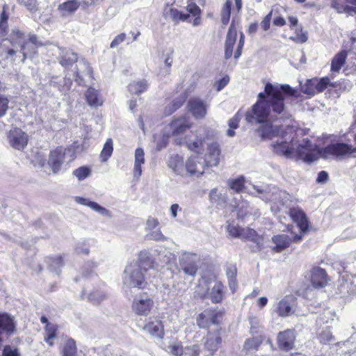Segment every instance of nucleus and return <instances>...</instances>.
Here are the masks:
<instances>
[{"label": "nucleus", "mask_w": 356, "mask_h": 356, "mask_svg": "<svg viewBox=\"0 0 356 356\" xmlns=\"http://www.w3.org/2000/svg\"><path fill=\"white\" fill-rule=\"evenodd\" d=\"M206 160L197 156H193L188 158L184 165L185 175H197L203 174Z\"/></svg>", "instance_id": "13"}, {"label": "nucleus", "mask_w": 356, "mask_h": 356, "mask_svg": "<svg viewBox=\"0 0 356 356\" xmlns=\"http://www.w3.org/2000/svg\"><path fill=\"white\" fill-rule=\"evenodd\" d=\"M236 267L234 265H231L227 268L226 275L228 279V283L230 289L232 292H234L237 286L236 282Z\"/></svg>", "instance_id": "35"}, {"label": "nucleus", "mask_w": 356, "mask_h": 356, "mask_svg": "<svg viewBox=\"0 0 356 356\" xmlns=\"http://www.w3.org/2000/svg\"><path fill=\"white\" fill-rule=\"evenodd\" d=\"M296 298L293 296H286L277 305L275 312L281 317H286L294 312Z\"/></svg>", "instance_id": "14"}, {"label": "nucleus", "mask_w": 356, "mask_h": 356, "mask_svg": "<svg viewBox=\"0 0 356 356\" xmlns=\"http://www.w3.org/2000/svg\"><path fill=\"white\" fill-rule=\"evenodd\" d=\"M250 324V332L252 334L258 333V325L259 321L256 317L252 316L249 318Z\"/></svg>", "instance_id": "64"}, {"label": "nucleus", "mask_w": 356, "mask_h": 356, "mask_svg": "<svg viewBox=\"0 0 356 356\" xmlns=\"http://www.w3.org/2000/svg\"><path fill=\"white\" fill-rule=\"evenodd\" d=\"M86 98L88 104L94 108L102 106L104 102L99 92L92 88L88 89Z\"/></svg>", "instance_id": "26"}, {"label": "nucleus", "mask_w": 356, "mask_h": 356, "mask_svg": "<svg viewBox=\"0 0 356 356\" xmlns=\"http://www.w3.org/2000/svg\"><path fill=\"white\" fill-rule=\"evenodd\" d=\"M296 90L288 84L267 83L264 91L259 92L257 102L245 114V120L251 124H262L260 131L263 138H276L271 144L273 152L291 158L297 144L294 128H283L273 122L289 120L292 115L286 101L296 96Z\"/></svg>", "instance_id": "1"}, {"label": "nucleus", "mask_w": 356, "mask_h": 356, "mask_svg": "<svg viewBox=\"0 0 356 356\" xmlns=\"http://www.w3.org/2000/svg\"><path fill=\"white\" fill-rule=\"evenodd\" d=\"M143 330L147 333L152 336L161 338L164 334L163 326L161 322L156 319H149V321L145 324Z\"/></svg>", "instance_id": "23"}, {"label": "nucleus", "mask_w": 356, "mask_h": 356, "mask_svg": "<svg viewBox=\"0 0 356 356\" xmlns=\"http://www.w3.org/2000/svg\"><path fill=\"white\" fill-rule=\"evenodd\" d=\"M79 6L80 2L78 0H70L60 4L58 10L65 16L74 13Z\"/></svg>", "instance_id": "32"}, {"label": "nucleus", "mask_w": 356, "mask_h": 356, "mask_svg": "<svg viewBox=\"0 0 356 356\" xmlns=\"http://www.w3.org/2000/svg\"><path fill=\"white\" fill-rule=\"evenodd\" d=\"M217 131L206 127H199L191 135H188L185 138L187 147L196 153H200L203 150L204 143L206 140L214 139Z\"/></svg>", "instance_id": "2"}, {"label": "nucleus", "mask_w": 356, "mask_h": 356, "mask_svg": "<svg viewBox=\"0 0 356 356\" xmlns=\"http://www.w3.org/2000/svg\"><path fill=\"white\" fill-rule=\"evenodd\" d=\"M262 340L260 337L248 339L245 342L244 348L248 350H254L259 346Z\"/></svg>", "instance_id": "45"}, {"label": "nucleus", "mask_w": 356, "mask_h": 356, "mask_svg": "<svg viewBox=\"0 0 356 356\" xmlns=\"http://www.w3.org/2000/svg\"><path fill=\"white\" fill-rule=\"evenodd\" d=\"M258 235L253 229L249 227L242 228L240 238L256 242L257 241Z\"/></svg>", "instance_id": "41"}, {"label": "nucleus", "mask_w": 356, "mask_h": 356, "mask_svg": "<svg viewBox=\"0 0 356 356\" xmlns=\"http://www.w3.org/2000/svg\"><path fill=\"white\" fill-rule=\"evenodd\" d=\"M76 346L75 341L69 339L66 341L62 350L63 356H76Z\"/></svg>", "instance_id": "38"}, {"label": "nucleus", "mask_w": 356, "mask_h": 356, "mask_svg": "<svg viewBox=\"0 0 356 356\" xmlns=\"http://www.w3.org/2000/svg\"><path fill=\"white\" fill-rule=\"evenodd\" d=\"M74 200L76 203L82 205H85L92 209L93 211L99 213V214L102 216H108L109 215V211L106 209V208L102 207L99 204H97L95 202L90 201V200L87 198H84L82 197L76 196L74 197Z\"/></svg>", "instance_id": "24"}, {"label": "nucleus", "mask_w": 356, "mask_h": 356, "mask_svg": "<svg viewBox=\"0 0 356 356\" xmlns=\"http://www.w3.org/2000/svg\"><path fill=\"white\" fill-rule=\"evenodd\" d=\"M253 188L257 191V194L260 195L259 197L263 200L266 202L270 200V195L268 191V187L254 186Z\"/></svg>", "instance_id": "47"}, {"label": "nucleus", "mask_w": 356, "mask_h": 356, "mask_svg": "<svg viewBox=\"0 0 356 356\" xmlns=\"http://www.w3.org/2000/svg\"><path fill=\"white\" fill-rule=\"evenodd\" d=\"M65 153L66 149L63 147H58L50 152L47 164L54 174L58 173L60 170L61 166L65 162Z\"/></svg>", "instance_id": "12"}, {"label": "nucleus", "mask_w": 356, "mask_h": 356, "mask_svg": "<svg viewBox=\"0 0 356 356\" xmlns=\"http://www.w3.org/2000/svg\"><path fill=\"white\" fill-rule=\"evenodd\" d=\"M135 161L134 176L138 179L142 175L141 165L145 163V153L142 148H137L135 151Z\"/></svg>", "instance_id": "27"}, {"label": "nucleus", "mask_w": 356, "mask_h": 356, "mask_svg": "<svg viewBox=\"0 0 356 356\" xmlns=\"http://www.w3.org/2000/svg\"><path fill=\"white\" fill-rule=\"evenodd\" d=\"M289 38L297 43H304L307 40V35L306 32H302V29L300 32H298L297 29L296 35L291 36Z\"/></svg>", "instance_id": "54"}, {"label": "nucleus", "mask_w": 356, "mask_h": 356, "mask_svg": "<svg viewBox=\"0 0 356 356\" xmlns=\"http://www.w3.org/2000/svg\"><path fill=\"white\" fill-rule=\"evenodd\" d=\"M311 282L316 288H322L327 283V274L324 269L315 267L312 270Z\"/></svg>", "instance_id": "22"}, {"label": "nucleus", "mask_w": 356, "mask_h": 356, "mask_svg": "<svg viewBox=\"0 0 356 356\" xmlns=\"http://www.w3.org/2000/svg\"><path fill=\"white\" fill-rule=\"evenodd\" d=\"M346 57L347 52L346 51H341L336 54L332 60L331 71L332 72H339L345 63Z\"/></svg>", "instance_id": "34"}, {"label": "nucleus", "mask_w": 356, "mask_h": 356, "mask_svg": "<svg viewBox=\"0 0 356 356\" xmlns=\"http://www.w3.org/2000/svg\"><path fill=\"white\" fill-rule=\"evenodd\" d=\"M15 330L13 318L6 313L0 314V332L11 334Z\"/></svg>", "instance_id": "25"}, {"label": "nucleus", "mask_w": 356, "mask_h": 356, "mask_svg": "<svg viewBox=\"0 0 356 356\" xmlns=\"http://www.w3.org/2000/svg\"><path fill=\"white\" fill-rule=\"evenodd\" d=\"M2 356H19L17 348L10 346H6L3 350Z\"/></svg>", "instance_id": "59"}, {"label": "nucleus", "mask_w": 356, "mask_h": 356, "mask_svg": "<svg viewBox=\"0 0 356 356\" xmlns=\"http://www.w3.org/2000/svg\"><path fill=\"white\" fill-rule=\"evenodd\" d=\"M186 99V95L182 93L177 97L170 104L165 106L164 113L165 115L172 114L175 111L180 108Z\"/></svg>", "instance_id": "31"}, {"label": "nucleus", "mask_w": 356, "mask_h": 356, "mask_svg": "<svg viewBox=\"0 0 356 356\" xmlns=\"http://www.w3.org/2000/svg\"><path fill=\"white\" fill-rule=\"evenodd\" d=\"M238 211H237V216L238 218L241 219H245L247 216L250 214L249 211V205L248 203L246 202H241L239 204L237 207Z\"/></svg>", "instance_id": "46"}, {"label": "nucleus", "mask_w": 356, "mask_h": 356, "mask_svg": "<svg viewBox=\"0 0 356 356\" xmlns=\"http://www.w3.org/2000/svg\"><path fill=\"white\" fill-rule=\"evenodd\" d=\"M222 317V313L216 310L208 309L200 314L197 318V325L200 328H207L210 325H216L219 323V319Z\"/></svg>", "instance_id": "11"}, {"label": "nucleus", "mask_w": 356, "mask_h": 356, "mask_svg": "<svg viewBox=\"0 0 356 356\" xmlns=\"http://www.w3.org/2000/svg\"><path fill=\"white\" fill-rule=\"evenodd\" d=\"M147 238L148 239L154 241H163L165 239V236L163 235L159 227L155 229L149 231L148 234H147Z\"/></svg>", "instance_id": "52"}, {"label": "nucleus", "mask_w": 356, "mask_h": 356, "mask_svg": "<svg viewBox=\"0 0 356 356\" xmlns=\"http://www.w3.org/2000/svg\"><path fill=\"white\" fill-rule=\"evenodd\" d=\"M186 10L190 14L195 17L192 22L193 26H199L201 23V10L199 6H197L195 3H188L186 6Z\"/></svg>", "instance_id": "36"}, {"label": "nucleus", "mask_w": 356, "mask_h": 356, "mask_svg": "<svg viewBox=\"0 0 356 356\" xmlns=\"http://www.w3.org/2000/svg\"><path fill=\"white\" fill-rule=\"evenodd\" d=\"M17 2L24 6L30 11L35 10L37 8L36 0H17Z\"/></svg>", "instance_id": "56"}, {"label": "nucleus", "mask_w": 356, "mask_h": 356, "mask_svg": "<svg viewBox=\"0 0 356 356\" xmlns=\"http://www.w3.org/2000/svg\"><path fill=\"white\" fill-rule=\"evenodd\" d=\"M8 99L3 96H0V118L3 117L8 108Z\"/></svg>", "instance_id": "60"}, {"label": "nucleus", "mask_w": 356, "mask_h": 356, "mask_svg": "<svg viewBox=\"0 0 356 356\" xmlns=\"http://www.w3.org/2000/svg\"><path fill=\"white\" fill-rule=\"evenodd\" d=\"M172 54H173V51L172 50L170 52L167 53V54L165 56V58L164 60V64H165L164 70L166 74L170 73V67H171L172 62H173Z\"/></svg>", "instance_id": "58"}, {"label": "nucleus", "mask_w": 356, "mask_h": 356, "mask_svg": "<svg viewBox=\"0 0 356 356\" xmlns=\"http://www.w3.org/2000/svg\"><path fill=\"white\" fill-rule=\"evenodd\" d=\"M221 330L216 327L213 332L209 331L207 335L204 346L209 352V355H213L219 348L221 343Z\"/></svg>", "instance_id": "16"}, {"label": "nucleus", "mask_w": 356, "mask_h": 356, "mask_svg": "<svg viewBox=\"0 0 356 356\" xmlns=\"http://www.w3.org/2000/svg\"><path fill=\"white\" fill-rule=\"evenodd\" d=\"M229 185L232 190L237 193H240L243 188L244 179L243 177L237 178L234 180H232Z\"/></svg>", "instance_id": "51"}, {"label": "nucleus", "mask_w": 356, "mask_h": 356, "mask_svg": "<svg viewBox=\"0 0 356 356\" xmlns=\"http://www.w3.org/2000/svg\"><path fill=\"white\" fill-rule=\"evenodd\" d=\"M314 83L312 80H307L306 84L302 86V92L309 95H314L316 92Z\"/></svg>", "instance_id": "55"}, {"label": "nucleus", "mask_w": 356, "mask_h": 356, "mask_svg": "<svg viewBox=\"0 0 356 356\" xmlns=\"http://www.w3.org/2000/svg\"><path fill=\"white\" fill-rule=\"evenodd\" d=\"M197 261L198 257L196 254L184 252L179 257V268L184 274L195 276L197 270Z\"/></svg>", "instance_id": "9"}, {"label": "nucleus", "mask_w": 356, "mask_h": 356, "mask_svg": "<svg viewBox=\"0 0 356 356\" xmlns=\"http://www.w3.org/2000/svg\"><path fill=\"white\" fill-rule=\"evenodd\" d=\"M14 33V36L12 38V46L14 48H17V46L19 47L20 52L23 55L22 61L25 60L26 58V55L29 52V51H26V46H31L32 50L33 51L35 49L37 48L38 46L41 45L42 44L38 42V38L36 35H31L29 37L28 41H24V36L22 33H21L19 31H17Z\"/></svg>", "instance_id": "5"}, {"label": "nucleus", "mask_w": 356, "mask_h": 356, "mask_svg": "<svg viewBox=\"0 0 356 356\" xmlns=\"http://www.w3.org/2000/svg\"><path fill=\"white\" fill-rule=\"evenodd\" d=\"M241 229V227L235 225L234 222L229 223L227 227L229 234L235 238H240Z\"/></svg>", "instance_id": "50"}, {"label": "nucleus", "mask_w": 356, "mask_h": 356, "mask_svg": "<svg viewBox=\"0 0 356 356\" xmlns=\"http://www.w3.org/2000/svg\"><path fill=\"white\" fill-rule=\"evenodd\" d=\"M272 241L275 244L273 249L277 252H280L288 248L292 241L291 238L286 234L275 236L272 238Z\"/></svg>", "instance_id": "29"}, {"label": "nucleus", "mask_w": 356, "mask_h": 356, "mask_svg": "<svg viewBox=\"0 0 356 356\" xmlns=\"http://www.w3.org/2000/svg\"><path fill=\"white\" fill-rule=\"evenodd\" d=\"M154 307L152 298L146 293L136 296L132 302V311L138 316H147Z\"/></svg>", "instance_id": "7"}, {"label": "nucleus", "mask_w": 356, "mask_h": 356, "mask_svg": "<svg viewBox=\"0 0 356 356\" xmlns=\"http://www.w3.org/2000/svg\"><path fill=\"white\" fill-rule=\"evenodd\" d=\"M49 51L58 57V61L62 66L67 67L77 61V54L71 50L62 49L57 45H50Z\"/></svg>", "instance_id": "10"}, {"label": "nucleus", "mask_w": 356, "mask_h": 356, "mask_svg": "<svg viewBox=\"0 0 356 356\" xmlns=\"http://www.w3.org/2000/svg\"><path fill=\"white\" fill-rule=\"evenodd\" d=\"M75 252L78 254L87 255L90 252V248L85 242L79 243L76 246Z\"/></svg>", "instance_id": "57"}, {"label": "nucleus", "mask_w": 356, "mask_h": 356, "mask_svg": "<svg viewBox=\"0 0 356 356\" xmlns=\"http://www.w3.org/2000/svg\"><path fill=\"white\" fill-rule=\"evenodd\" d=\"M339 1V0H333L331 4L332 7L336 9L338 13L348 12L350 8L341 5Z\"/></svg>", "instance_id": "62"}, {"label": "nucleus", "mask_w": 356, "mask_h": 356, "mask_svg": "<svg viewBox=\"0 0 356 356\" xmlns=\"http://www.w3.org/2000/svg\"><path fill=\"white\" fill-rule=\"evenodd\" d=\"M295 335L293 330H286L279 333L277 341L279 347L284 350H289L294 346Z\"/></svg>", "instance_id": "20"}, {"label": "nucleus", "mask_w": 356, "mask_h": 356, "mask_svg": "<svg viewBox=\"0 0 356 356\" xmlns=\"http://www.w3.org/2000/svg\"><path fill=\"white\" fill-rule=\"evenodd\" d=\"M236 29L234 24V22H232L229 28L225 42V58L226 60L230 58L232 56L233 49L236 43Z\"/></svg>", "instance_id": "19"}, {"label": "nucleus", "mask_w": 356, "mask_h": 356, "mask_svg": "<svg viewBox=\"0 0 356 356\" xmlns=\"http://www.w3.org/2000/svg\"><path fill=\"white\" fill-rule=\"evenodd\" d=\"M209 198L211 202L222 205L225 202V196L218 191L217 188H213L209 193Z\"/></svg>", "instance_id": "43"}, {"label": "nucleus", "mask_w": 356, "mask_h": 356, "mask_svg": "<svg viewBox=\"0 0 356 356\" xmlns=\"http://www.w3.org/2000/svg\"><path fill=\"white\" fill-rule=\"evenodd\" d=\"M330 85V79L328 77H323L315 85V89L318 92H322Z\"/></svg>", "instance_id": "53"}, {"label": "nucleus", "mask_w": 356, "mask_h": 356, "mask_svg": "<svg viewBox=\"0 0 356 356\" xmlns=\"http://www.w3.org/2000/svg\"><path fill=\"white\" fill-rule=\"evenodd\" d=\"M125 38H126V34L124 33L118 35L117 36L115 37V38L111 42V43L110 44V47L111 48L116 47L120 43L124 42Z\"/></svg>", "instance_id": "61"}, {"label": "nucleus", "mask_w": 356, "mask_h": 356, "mask_svg": "<svg viewBox=\"0 0 356 356\" xmlns=\"http://www.w3.org/2000/svg\"><path fill=\"white\" fill-rule=\"evenodd\" d=\"M289 215L293 220L296 222L301 232L305 233L307 232L309 222L302 209L299 207L291 208L289 210Z\"/></svg>", "instance_id": "18"}, {"label": "nucleus", "mask_w": 356, "mask_h": 356, "mask_svg": "<svg viewBox=\"0 0 356 356\" xmlns=\"http://www.w3.org/2000/svg\"><path fill=\"white\" fill-rule=\"evenodd\" d=\"M91 175V170L87 166H81L73 171V175L77 178L79 181H82L86 178L90 177Z\"/></svg>", "instance_id": "42"}, {"label": "nucleus", "mask_w": 356, "mask_h": 356, "mask_svg": "<svg viewBox=\"0 0 356 356\" xmlns=\"http://www.w3.org/2000/svg\"><path fill=\"white\" fill-rule=\"evenodd\" d=\"M220 149L217 142H213L207 147V160L210 166H217L220 163Z\"/></svg>", "instance_id": "21"}, {"label": "nucleus", "mask_w": 356, "mask_h": 356, "mask_svg": "<svg viewBox=\"0 0 356 356\" xmlns=\"http://www.w3.org/2000/svg\"><path fill=\"white\" fill-rule=\"evenodd\" d=\"M318 339L321 343L326 344L332 341L333 336L331 331L326 328L319 334Z\"/></svg>", "instance_id": "48"}, {"label": "nucleus", "mask_w": 356, "mask_h": 356, "mask_svg": "<svg viewBox=\"0 0 356 356\" xmlns=\"http://www.w3.org/2000/svg\"><path fill=\"white\" fill-rule=\"evenodd\" d=\"M191 124L185 117L175 118L165 127L163 137L161 142L157 143V149L161 150L167 145L168 140L170 136H176L184 134L190 129Z\"/></svg>", "instance_id": "4"}, {"label": "nucleus", "mask_w": 356, "mask_h": 356, "mask_svg": "<svg viewBox=\"0 0 356 356\" xmlns=\"http://www.w3.org/2000/svg\"><path fill=\"white\" fill-rule=\"evenodd\" d=\"M46 262L48 265V269L58 275L60 274L61 268L64 265L63 259L61 257H48L46 259Z\"/></svg>", "instance_id": "33"}, {"label": "nucleus", "mask_w": 356, "mask_h": 356, "mask_svg": "<svg viewBox=\"0 0 356 356\" xmlns=\"http://www.w3.org/2000/svg\"><path fill=\"white\" fill-rule=\"evenodd\" d=\"M163 346L165 351L175 355H182L183 346L179 342H173L171 344H165L163 342Z\"/></svg>", "instance_id": "40"}, {"label": "nucleus", "mask_w": 356, "mask_h": 356, "mask_svg": "<svg viewBox=\"0 0 356 356\" xmlns=\"http://www.w3.org/2000/svg\"><path fill=\"white\" fill-rule=\"evenodd\" d=\"M105 297V293L99 290H96L87 295V298L93 303H99Z\"/></svg>", "instance_id": "44"}, {"label": "nucleus", "mask_w": 356, "mask_h": 356, "mask_svg": "<svg viewBox=\"0 0 356 356\" xmlns=\"http://www.w3.org/2000/svg\"><path fill=\"white\" fill-rule=\"evenodd\" d=\"M232 3L230 0H227L224 4L223 8L221 10V22L222 24L227 25L229 23L230 15H231V8Z\"/></svg>", "instance_id": "39"}, {"label": "nucleus", "mask_w": 356, "mask_h": 356, "mask_svg": "<svg viewBox=\"0 0 356 356\" xmlns=\"http://www.w3.org/2000/svg\"><path fill=\"white\" fill-rule=\"evenodd\" d=\"M147 277L137 263H131L124 269L122 281L129 288L144 289L147 285Z\"/></svg>", "instance_id": "3"}, {"label": "nucleus", "mask_w": 356, "mask_h": 356, "mask_svg": "<svg viewBox=\"0 0 356 356\" xmlns=\"http://www.w3.org/2000/svg\"><path fill=\"white\" fill-rule=\"evenodd\" d=\"M158 226L159 221L157 219L154 218H149L147 219L146 229L148 232L158 228Z\"/></svg>", "instance_id": "63"}, {"label": "nucleus", "mask_w": 356, "mask_h": 356, "mask_svg": "<svg viewBox=\"0 0 356 356\" xmlns=\"http://www.w3.org/2000/svg\"><path fill=\"white\" fill-rule=\"evenodd\" d=\"M204 284L207 288L204 292L201 293V296L207 297L211 300L213 303H219L222 301L224 293L225 286L218 281L208 283L204 281Z\"/></svg>", "instance_id": "8"}, {"label": "nucleus", "mask_w": 356, "mask_h": 356, "mask_svg": "<svg viewBox=\"0 0 356 356\" xmlns=\"http://www.w3.org/2000/svg\"><path fill=\"white\" fill-rule=\"evenodd\" d=\"M200 348L198 345L183 347V354L184 356H198Z\"/></svg>", "instance_id": "49"}, {"label": "nucleus", "mask_w": 356, "mask_h": 356, "mask_svg": "<svg viewBox=\"0 0 356 356\" xmlns=\"http://www.w3.org/2000/svg\"><path fill=\"white\" fill-rule=\"evenodd\" d=\"M143 272L154 270L158 267V264L153 258V255L147 250L140 251L136 262Z\"/></svg>", "instance_id": "17"}, {"label": "nucleus", "mask_w": 356, "mask_h": 356, "mask_svg": "<svg viewBox=\"0 0 356 356\" xmlns=\"http://www.w3.org/2000/svg\"><path fill=\"white\" fill-rule=\"evenodd\" d=\"M168 165L176 174L184 176L185 175V169L182 157L179 155H175L170 158Z\"/></svg>", "instance_id": "28"}, {"label": "nucleus", "mask_w": 356, "mask_h": 356, "mask_svg": "<svg viewBox=\"0 0 356 356\" xmlns=\"http://www.w3.org/2000/svg\"><path fill=\"white\" fill-rule=\"evenodd\" d=\"M187 107L195 119H203L207 115L208 106L200 98L190 99Z\"/></svg>", "instance_id": "15"}, {"label": "nucleus", "mask_w": 356, "mask_h": 356, "mask_svg": "<svg viewBox=\"0 0 356 356\" xmlns=\"http://www.w3.org/2000/svg\"><path fill=\"white\" fill-rule=\"evenodd\" d=\"M113 151V140L108 138L104 145V147L100 154V159L102 162H106L112 155Z\"/></svg>", "instance_id": "37"}, {"label": "nucleus", "mask_w": 356, "mask_h": 356, "mask_svg": "<svg viewBox=\"0 0 356 356\" xmlns=\"http://www.w3.org/2000/svg\"><path fill=\"white\" fill-rule=\"evenodd\" d=\"M6 138L9 145L15 149L23 150L28 144V134L17 127L11 128L6 133Z\"/></svg>", "instance_id": "6"}, {"label": "nucleus", "mask_w": 356, "mask_h": 356, "mask_svg": "<svg viewBox=\"0 0 356 356\" xmlns=\"http://www.w3.org/2000/svg\"><path fill=\"white\" fill-rule=\"evenodd\" d=\"M149 87V83L146 79L134 81L128 86L129 92L135 95H140L145 92Z\"/></svg>", "instance_id": "30"}]
</instances>
